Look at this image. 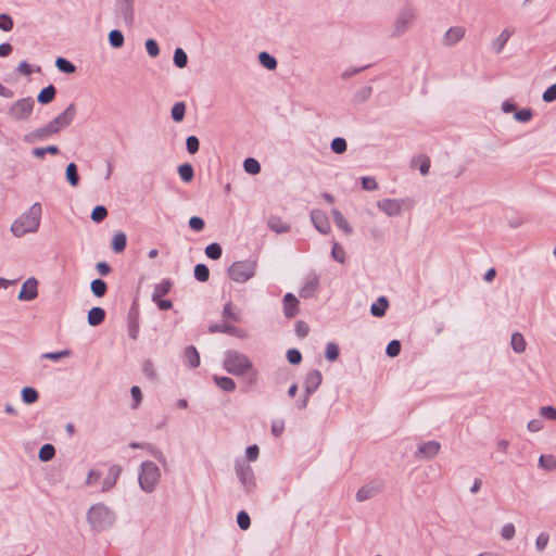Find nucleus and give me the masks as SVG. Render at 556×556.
Segmentation results:
<instances>
[{
    "instance_id": "obj_49",
    "label": "nucleus",
    "mask_w": 556,
    "mask_h": 556,
    "mask_svg": "<svg viewBox=\"0 0 556 556\" xmlns=\"http://www.w3.org/2000/svg\"><path fill=\"white\" fill-rule=\"evenodd\" d=\"M339 356V348L336 343H328L326 346V357L328 361L333 362Z\"/></svg>"
},
{
    "instance_id": "obj_36",
    "label": "nucleus",
    "mask_w": 556,
    "mask_h": 556,
    "mask_svg": "<svg viewBox=\"0 0 556 556\" xmlns=\"http://www.w3.org/2000/svg\"><path fill=\"white\" fill-rule=\"evenodd\" d=\"M178 174L185 182H189L193 178V168L190 164H181L178 167Z\"/></svg>"
},
{
    "instance_id": "obj_4",
    "label": "nucleus",
    "mask_w": 556,
    "mask_h": 556,
    "mask_svg": "<svg viewBox=\"0 0 556 556\" xmlns=\"http://www.w3.org/2000/svg\"><path fill=\"white\" fill-rule=\"evenodd\" d=\"M224 368L235 376L250 375L251 382H254L257 377V372L253 369L249 357L235 351H230L226 354Z\"/></svg>"
},
{
    "instance_id": "obj_16",
    "label": "nucleus",
    "mask_w": 556,
    "mask_h": 556,
    "mask_svg": "<svg viewBox=\"0 0 556 556\" xmlns=\"http://www.w3.org/2000/svg\"><path fill=\"white\" fill-rule=\"evenodd\" d=\"M440 451V444L435 441L424 443L418 448V455L422 458L434 457Z\"/></svg>"
},
{
    "instance_id": "obj_50",
    "label": "nucleus",
    "mask_w": 556,
    "mask_h": 556,
    "mask_svg": "<svg viewBox=\"0 0 556 556\" xmlns=\"http://www.w3.org/2000/svg\"><path fill=\"white\" fill-rule=\"evenodd\" d=\"M331 150L334 153L341 154L346 150V141L343 138H336L331 142Z\"/></svg>"
},
{
    "instance_id": "obj_39",
    "label": "nucleus",
    "mask_w": 556,
    "mask_h": 556,
    "mask_svg": "<svg viewBox=\"0 0 556 556\" xmlns=\"http://www.w3.org/2000/svg\"><path fill=\"white\" fill-rule=\"evenodd\" d=\"M54 454V446L52 444H45L39 451V459L42 462H48L53 458Z\"/></svg>"
},
{
    "instance_id": "obj_52",
    "label": "nucleus",
    "mask_w": 556,
    "mask_h": 556,
    "mask_svg": "<svg viewBox=\"0 0 556 556\" xmlns=\"http://www.w3.org/2000/svg\"><path fill=\"white\" fill-rule=\"evenodd\" d=\"M375 490L376 489H358L355 497L358 502L367 501L368 498L375 496V494H376Z\"/></svg>"
},
{
    "instance_id": "obj_60",
    "label": "nucleus",
    "mask_w": 556,
    "mask_h": 556,
    "mask_svg": "<svg viewBox=\"0 0 556 556\" xmlns=\"http://www.w3.org/2000/svg\"><path fill=\"white\" fill-rule=\"evenodd\" d=\"M501 535L504 540H510L515 535V527L513 523H507L502 528Z\"/></svg>"
},
{
    "instance_id": "obj_40",
    "label": "nucleus",
    "mask_w": 556,
    "mask_h": 556,
    "mask_svg": "<svg viewBox=\"0 0 556 556\" xmlns=\"http://www.w3.org/2000/svg\"><path fill=\"white\" fill-rule=\"evenodd\" d=\"M194 277L201 282L207 281L210 277L208 268L204 264H198L194 267Z\"/></svg>"
},
{
    "instance_id": "obj_32",
    "label": "nucleus",
    "mask_w": 556,
    "mask_h": 556,
    "mask_svg": "<svg viewBox=\"0 0 556 556\" xmlns=\"http://www.w3.org/2000/svg\"><path fill=\"white\" fill-rule=\"evenodd\" d=\"M39 397L37 390L26 387L22 390V399L26 404L35 403Z\"/></svg>"
},
{
    "instance_id": "obj_27",
    "label": "nucleus",
    "mask_w": 556,
    "mask_h": 556,
    "mask_svg": "<svg viewBox=\"0 0 556 556\" xmlns=\"http://www.w3.org/2000/svg\"><path fill=\"white\" fill-rule=\"evenodd\" d=\"M208 331L212 332V333H214V332H224V333L236 334V336H239L241 338L244 337L241 333V331H239L237 328L228 326V325H211L208 327Z\"/></svg>"
},
{
    "instance_id": "obj_47",
    "label": "nucleus",
    "mask_w": 556,
    "mask_h": 556,
    "mask_svg": "<svg viewBox=\"0 0 556 556\" xmlns=\"http://www.w3.org/2000/svg\"><path fill=\"white\" fill-rule=\"evenodd\" d=\"M108 215V211L104 206H96L91 213V218L96 223L102 222Z\"/></svg>"
},
{
    "instance_id": "obj_42",
    "label": "nucleus",
    "mask_w": 556,
    "mask_h": 556,
    "mask_svg": "<svg viewBox=\"0 0 556 556\" xmlns=\"http://www.w3.org/2000/svg\"><path fill=\"white\" fill-rule=\"evenodd\" d=\"M205 254L212 260H218L222 256V247L218 243H211L205 248Z\"/></svg>"
},
{
    "instance_id": "obj_30",
    "label": "nucleus",
    "mask_w": 556,
    "mask_h": 556,
    "mask_svg": "<svg viewBox=\"0 0 556 556\" xmlns=\"http://www.w3.org/2000/svg\"><path fill=\"white\" fill-rule=\"evenodd\" d=\"M66 179L73 187L78 185L79 177L77 174V166L74 163H70L66 167Z\"/></svg>"
},
{
    "instance_id": "obj_48",
    "label": "nucleus",
    "mask_w": 556,
    "mask_h": 556,
    "mask_svg": "<svg viewBox=\"0 0 556 556\" xmlns=\"http://www.w3.org/2000/svg\"><path fill=\"white\" fill-rule=\"evenodd\" d=\"M400 352H401L400 341L392 340L391 342H389V344L387 345V350H386V353L388 354V356L395 357L400 354Z\"/></svg>"
},
{
    "instance_id": "obj_35",
    "label": "nucleus",
    "mask_w": 556,
    "mask_h": 556,
    "mask_svg": "<svg viewBox=\"0 0 556 556\" xmlns=\"http://www.w3.org/2000/svg\"><path fill=\"white\" fill-rule=\"evenodd\" d=\"M539 464L543 469L553 470L556 468V456L552 454L541 455Z\"/></svg>"
},
{
    "instance_id": "obj_45",
    "label": "nucleus",
    "mask_w": 556,
    "mask_h": 556,
    "mask_svg": "<svg viewBox=\"0 0 556 556\" xmlns=\"http://www.w3.org/2000/svg\"><path fill=\"white\" fill-rule=\"evenodd\" d=\"M415 164L419 165L420 173L427 175L430 169V159L426 155H420L414 160Z\"/></svg>"
},
{
    "instance_id": "obj_41",
    "label": "nucleus",
    "mask_w": 556,
    "mask_h": 556,
    "mask_svg": "<svg viewBox=\"0 0 556 556\" xmlns=\"http://www.w3.org/2000/svg\"><path fill=\"white\" fill-rule=\"evenodd\" d=\"M187 54L181 48H177L174 52V63L177 67L182 68L187 65Z\"/></svg>"
},
{
    "instance_id": "obj_17",
    "label": "nucleus",
    "mask_w": 556,
    "mask_h": 556,
    "mask_svg": "<svg viewBox=\"0 0 556 556\" xmlns=\"http://www.w3.org/2000/svg\"><path fill=\"white\" fill-rule=\"evenodd\" d=\"M317 288H318V278L316 276H311L304 281V283L300 290V296L304 298V299L311 298L315 293Z\"/></svg>"
},
{
    "instance_id": "obj_18",
    "label": "nucleus",
    "mask_w": 556,
    "mask_h": 556,
    "mask_svg": "<svg viewBox=\"0 0 556 556\" xmlns=\"http://www.w3.org/2000/svg\"><path fill=\"white\" fill-rule=\"evenodd\" d=\"M513 35V31L509 30V29H504L500 36L492 42V49L494 52L496 53H500L505 45L507 43V41L509 40V38L511 37Z\"/></svg>"
},
{
    "instance_id": "obj_23",
    "label": "nucleus",
    "mask_w": 556,
    "mask_h": 556,
    "mask_svg": "<svg viewBox=\"0 0 556 556\" xmlns=\"http://www.w3.org/2000/svg\"><path fill=\"white\" fill-rule=\"evenodd\" d=\"M510 344L516 353H522L527 348V342L520 332L513 333Z\"/></svg>"
},
{
    "instance_id": "obj_12",
    "label": "nucleus",
    "mask_w": 556,
    "mask_h": 556,
    "mask_svg": "<svg viewBox=\"0 0 556 556\" xmlns=\"http://www.w3.org/2000/svg\"><path fill=\"white\" fill-rule=\"evenodd\" d=\"M377 206L388 216H396L402 212V202L396 199H384L378 201Z\"/></svg>"
},
{
    "instance_id": "obj_61",
    "label": "nucleus",
    "mask_w": 556,
    "mask_h": 556,
    "mask_svg": "<svg viewBox=\"0 0 556 556\" xmlns=\"http://www.w3.org/2000/svg\"><path fill=\"white\" fill-rule=\"evenodd\" d=\"M285 430V421L283 420H274L271 424V433L275 437H280Z\"/></svg>"
},
{
    "instance_id": "obj_20",
    "label": "nucleus",
    "mask_w": 556,
    "mask_h": 556,
    "mask_svg": "<svg viewBox=\"0 0 556 556\" xmlns=\"http://www.w3.org/2000/svg\"><path fill=\"white\" fill-rule=\"evenodd\" d=\"M185 359L186 363L192 368H197L200 365V355L194 346L191 345L186 348Z\"/></svg>"
},
{
    "instance_id": "obj_28",
    "label": "nucleus",
    "mask_w": 556,
    "mask_h": 556,
    "mask_svg": "<svg viewBox=\"0 0 556 556\" xmlns=\"http://www.w3.org/2000/svg\"><path fill=\"white\" fill-rule=\"evenodd\" d=\"M127 243V238L124 232H117L114 235L112 240V249L116 253H121L125 250Z\"/></svg>"
},
{
    "instance_id": "obj_2",
    "label": "nucleus",
    "mask_w": 556,
    "mask_h": 556,
    "mask_svg": "<svg viewBox=\"0 0 556 556\" xmlns=\"http://www.w3.org/2000/svg\"><path fill=\"white\" fill-rule=\"evenodd\" d=\"M75 115L76 106L72 103L47 125L34 130L31 137L36 140L47 139L71 125Z\"/></svg>"
},
{
    "instance_id": "obj_51",
    "label": "nucleus",
    "mask_w": 556,
    "mask_h": 556,
    "mask_svg": "<svg viewBox=\"0 0 556 556\" xmlns=\"http://www.w3.org/2000/svg\"><path fill=\"white\" fill-rule=\"evenodd\" d=\"M187 150L189 153L194 154L199 151L200 142L195 136H189L186 140Z\"/></svg>"
},
{
    "instance_id": "obj_25",
    "label": "nucleus",
    "mask_w": 556,
    "mask_h": 556,
    "mask_svg": "<svg viewBox=\"0 0 556 556\" xmlns=\"http://www.w3.org/2000/svg\"><path fill=\"white\" fill-rule=\"evenodd\" d=\"M268 227L277 233L287 232L290 229V226L279 217H270L268 219Z\"/></svg>"
},
{
    "instance_id": "obj_1",
    "label": "nucleus",
    "mask_w": 556,
    "mask_h": 556,
    "mask_svg": "<svg viewBox=\"0 0 556 556\" xmlns=\"http://www.w3.org/2000/svg\"><path fill=\"white\" fill-rule=\"evenodd\" d=\"M116 519L115 511L102 503L92 505L87 513V521L93 533L111 529L115 525Z\"/></svg>"
},
{
    "instance_id": "obj_62",
    "label": "nucleus",
    "mask_w": 556,
    "mask_h": 556,
    "mask_svg": "<svg viewBox=\"0 0 556 556\" xmlns=\"http://www.w3.org/2000/svg\"><path fill=\"white\" fill-rule=\"evenodd\" d=\"M543 100L545 102H553L556 100V84L552 85L544 91Z\"/></svg>"
},
{
    "instance_id": "obj_6",
    "label": "nucleus",
    "mask_w": 556,
    "mask_h": 556,
    "mask_svg": "<svg viewBox=\"0 0 556 556\" xmlns=\"http://www.w3.org/2000/svg\"><path fill=\"white\" fill-rule=\"evenodd\" d=\"M119 473L121 468L118 466H103L89 472L87 483L97 484L102 482L104 485H112L116 483Z\"/></svg>"
},
{
    "instance_id": "obj_11",
    "label": "nucleus",
    "mask_w": 556,
    "mask_h": 556,
    "mask_svg": "<svg viewBox=\"0 0 556 556\" xmlns=\"http://www.w3.org/2000/svg\"><path fill=\"white\" fill-rule=\"evenodd\" d=\"M38 295V281L35 278L27 279L18 293L20 301H31Z\"/></svg>"
},
{
    "instance_id": "obj_33",
    "label": "nucleus",
    "mask_w": 556,
    "mask_h": 556,
    "mask_svg": "<svg viewBox=\"0 0 556 556\" xmlns=\"http://www.w3.org/2000/svg\"><path fill=\"white\" fill-rule=\"evenodd\" d=\"M243 168L247 173H249L251 175H256L261 172L260 163L257 162V160H255L253 157L245 159V161L243 163Z\"/></svg>"
},
{
    "instance_id": "obj_34",
    "label": "nucleus",
    "mask_w": 556,
    "mask_h": 556,
    "mask_svg": "<svg viewBox=\"0 0 556 556\" xmlns=\"http://www.w3.org/2000/svg\"><path fill=\"white\" fill-rule=\"evenodd\" d=\"M186 104L185 102H177L172 108V118L175 122H181L185 117Z\"/></svg>"
},
{
    "instance_id": "obj_10",
    "label": "nucleus",
    "mask_w": 556,
    "mask_h": 556,
    "mask_svg": "<svg viewBox=\"0 0 556 556\" xmlns=\"http://www.w3.org/2000/svg\"><path fill=\"white\" fill-rule=\"evenodd\" d=\"M311 219L315 226V228L324 233L327 235L331 230L330 222L328 219V216L325 212L320 210H313L311 213Z\"/></svg>"
},
{
    "instance_id": "obj_21",
    "label": "nucleus",
    "mask_w": 556,
    "mask_h": 556,
    "mask_svg": "<svg viewBox=\"0 0 556 556\" xmlns=\"http://www.w3.org/2000/svg\"><path fill=\"white\" fill-rule=\"evenodd\" d=\"M389 306L388 300L384 296H380L377 302L370 306V312L376 317H382Z\"/></svg>"
},
{
    "instance_id": "obj_3",
    "label": "nucleus",
    "mask_w": 556,
    "mask_h": 556,
    "mask_svg": "<svg viewBox=\"0 0 556 556\" xmlns=\"http://www.w3.org/2000/svg\"><path fill=\"white\" fill-rule=\"evenodd\" d=\"M41 205L35 203L30 208L20 215L12 224L11 231L15 237H23L26 233L36 232L41 219Z\"/></svg>"
},
{
    "instance_id": "obj_24",
    "label": "nucleus",
    "mask_w": 556,
    "mask_h": 556,
    "mask_svg": "<svg viewBox=\"0 0 556 556\" xmlns=\"http://www.w3.org/2000/svg\"><path fill=\"white\" fill-rule=\"evenodd\" d=\"M214 382L224 391L232 392L236 389V382L229 377H213Z\"/></svg>"
},
{
    "instance_id": "obj_64",
    "label": "nucleus",
    "mask_w": 556,
    "mask_h": 556,
    "mask_svg": "<svg viewBox=\"0 0 556 556\" xmlns=\"http://www.w3.org/2000/svg\"><path fill=\"white\" fill-rule=\"evenodd\" d=\"M245 453H247V458H248V460H250V462H254V460H256V459H257V457H258L260 448H258V446H257V445H255V444H254V445L249 446V447L247 448V452H245Z\"/></svg>"
},
{
    "instance_id": "obj_9",
    "label": "nucleus",
    "mask_w": 556,
    "mask_h": 556,
    "mask_svg": "<svg viewBox=\"0 0 556 556\" xmlns=\"http://www.w3.org/2000/svg\"><path fill=\"white\" fill-rule=\"evenodd\" d=\"M415 14L410 9L403 10L394 22L393 34L399 36L413 23Z\"/></svg>"
},
{
    "instance_id": "obj_38",
    "label": "nucleus",
    "mask_w": 556,
    "mask_h": 556,
    "mask_svg": "<svg viewBox=\"0 0 556 556\" xmlns=\"http://www.w3.org/2000/svg\"><path fill=\"white\" fill-rule=\"evenodd\" d=\"M110 45L114 48H121L124 45V36L119 30H111L109 34Z\"/></svg>"
},
{
    "instance_id": "obj_22",
    "label": "nucleus",
    "mask_w": 556,
    "mask_h": 556,
    "mask_svg": "<svg viewBox=\"0 0 556 556\" xmlns=\"http://www.w3.org/2000/svg\"><path fill=\"white\" fill-rule=\"evenodd\" d=\"M55 88L53 85H49L48 87L43 88L37 99H38V102L41 103V104H48L50 103L54 97H55Z\"/></svg>"
},
{
    "instance_id": "obj_13",
    "label": "nucleus",
    "mask_w": 556,
    "mask_h": 556,
    "mask_svg": "<svg viewBox=\"0 0 556 556\" xmlns=\"http://www.w3.org/2000/svg\"><path fill=\"white\" fill-rule=\"evenodd\" d=\"M465 28L462 26L451 27L446 30L442 38V43L445 47H451L458 43L465 36Z\"/></svg>"
},
{
    "instance_id": "obj_46",
    "label": "nucleus",
    "mask_w": 556,
    "mask_h": 556,
    "mask_svg": "<svg viewBox=\"0 0 556 556\" xmlns=\"http://www.w3.org/2000/svg\"><path fill=\"white\" fill-rule=\"evenodd\" d=\"M71 354L72 353H71L70 350H63V351H60V352H48V353L42 354V358L55 362V361H59L61 358L68 357V356H71Z\"/></svg>"
},
{
    "instance_id": "obj_31",
    "label": "nucleus",
    "mask_w": 556,
    "mask_h": 556,
    "mask_svg": "<svg viewBox=\"0 0 556 556\" xmlns=\"http://www.w3.org/2000/svg\"><path fill=\"white\" fill-rule=\"evenodd\" d=\"M260 63L267 70H275L277 67V61L274 56L267 52H261L258 55Z\"/></svg>"
},
{
    "instance_id": "obj_43",
    "label": "nucleus",
    "mask_w": 556,
    "mask_h": 556,
    "mask_svg": "<svg viewBox=\"0 0 556 556\" xmlns=\"http://www.w3.org/2000/svg\"><path fill=\"white\" fill-rule=\"evenodd\" d=\"M237 523L241 530H248L251 526V519L245 510H240L237 515Z\"/></svg>"
},
{
    "instance_id": "obj_54",
    "label": "nucleus",
    "mask_w": 556,
    "mask_h": 556,
    "mask_svg": "<svg viewBox=\"0 0 556 556\" xmlns=\"http://www.w3.org/2000/svg\"><path fill=\"white\" fill-rule=\"evenodd\" d=\"M548 540H549V536L547 533L545 532H542L538 535L536 538V541H535V547L539 552H542L545 549V547L547 546L548 544Z\"/></svg>"
},
{
    "instance_id": "obj_19",
    "label": "nucleus",
    "mask_w": 556,
    "mask_h": 556,
    "mask_svg": "<svg viewBox=\"0 0 556 556\" xmlns=\"http://www.w3.org/2000/svg\"><path fill=\"white\" fill-rule=\"evenodd\" d=\"M104 318H105V312L101 307H92L88 312V323L91 326L100 325L101 323H103Z\"/></svg>"
},
{
    "instance_id": "obj_15",
    "label": "nucleus",
    "mask_w": 556,
    "mask_h": 556,
    "mask_svg": "<svg viewBox=\"0 0 556 556\" xmlns=\"http://www.w3.org/2000/svg\"><path fill=\"white\" fill-rule=\"evenodd\" d=\"M283 313L288 318L299 313V300L292 293H287L283 298Z\"/></svg>"
},
{
    "instance_id": "obj_37",
    "label": "nucleus",
    "mask_w": 556,
    "mask_h": 556,
    "mask_svg": "<svg viewBox=\"0 0 556 556\" xmlns=\"http://www.w3.org/2000/svg\"><path fill=\"white\" fill-rule=\"evenodd\" d=\"M90 287H91L92 293L98 298L103 296L106 292V283L101 279L92 280Z\"/></svg>"
},
{
    "instance_id": "obj_26",
    "label": "nucleus",
    "mask_w": 556,
    "mask_h": 556,
    "mask_svg": "<svg viewBox=\"0 0 556 556\" xmlns=\"http://www.w3.org/2000/svg\"><path fill=\"white\" fill-rule=\"evenodd\" d=\"M332 216H333L336 225L340 229H342L348 235H350L352 232L351 226L349 225L348 220L344 218V216L341 214L340 211L333 208Z\"/></svg>"
},
{
    "instance_id": "obj_55",
    "label": "nucleus",
    "mask_w": 556,
    "mask_h": 556,
    "mask_svg": "<svg viewBox=\"0 0 556 556\" xmlns=\"http://www.w3.org/2000/svg\"><path fill=\"white\" fill-rule=\"evenodd\" d=\"M142 371L146 375V377L151 380L156 378L155 368L151 361L144 362L142 366Z\"/></svg>"
},
{
    "instance_id": "obj_44",
    "label": "nucleus",
    "mask_w": 556,
    "mask_h": 556,
    "mask_svg": "<svg viewBox=\"0 0 556 556\" xmlns=\"http://www.w3.org/2000/svg\"><path fill=\"white\" fill-rule=\"evenodd\" d=\"M56 67L64 73L71 74L75 72V66L63 58H58L55 62Z\"/></svg>"
},
{
    "instance_id": "obj_57",
    "label": "nucleus",
    "mask_w": 556,
    "mask_h": 556,
    "mask_svg": "<svg viewBox=\"0 0 556 556\" xmlns=\"http://www.w3.org/2000/svg\"><path fill=\"white\" fill-rule=\"evenodd\" d=\"M540 415L548 420H556V408L553 406H543L540 409Z\"/></svg>"
},
{
    "instance_id": "obj_5",
    "label": "nucleus",
    "mask_w": 556,
    "mask_h": 556,
    "mask_svg": "<svg viewBox=\"0 0 556 556\" xmlns=\"http://www.w3.org/2000/svg\"><path fill=\"white\" fill-rule=\"evenodd\" d=\"M256 267V261H238L232 263L228 268V276L230 277L231 280L242 283L248 281L255 275Z\"/></svg>"
},
{
    "instance_id": "obj_7",
    "label": "nucleus",
    "mask_w": 556,
    "mask_h": 556,
    "mask_svg": "<svg viewBox=\"0 0 556 556\" xmlns=\"http://www.w3.org/2000/svg\"><path fill=\"white\" fill-rule=\"evenodd\" d=\"M160 477V469L154 463H143L139 476L140 486H153L154 484L159 483Z\"/></svg>"
},
{
    "instance_id": "obj_14",
    "label": "nucleus",
    "mask_w": 556,
    "mask_h": 556,
    "mask_svg": "<svg viewBox=\"0 0 556 556\" xmlns=\"http://www.w3.org/2000/svg\"><path fill=\"white\" fill-rule=\"evenodd\" d=\"M321 381H323V376L319 370L309 371L304 381V387H305V391H306L307 395L315 392L318 389V387L320 386Z\"/></svg>"
},
{
    "instance_id": "obj_63",
    "label": "nucleus",
    "mask_w": 556,
    "mask_h": 556,
    "mask_svg": "<svg viewBox=\"0 0 556 556\" xmlns=\"http://www.w3.org/2000/svg\"><path fill=\"white\" fill-rule=\"evenodd\" d=\"M362 186L365 190H376L378 188V184L372 177H363Z\"/></svg>"
},
{
    "instance_id": "obj_58",
    "label": "nucleus",
    "mask_w": 556,
    "mask_h": 556,
    "mask_svg": "<svg viewBox=\"0 0 556 556\" xmlns=\"http://www.w3.org/2000/svg\"><path fill=\"white\" fill-rule=\"evenodd\" d=\"M287 358L288 361L293 364V365H296V364H300L301 361H302V355L300 353V351L295 350V349H291L287 352Z\"/></svg>"
},
{
    "instance_id": "obj_56",
    "label": "nucleus",
    "mask_w": 556,
    "mask_h": 556,
    "mask_svg": "<svg viewBox=\"0 0 556 556\" xmlns=\"http://www.w3.org/2000/svg\"><path fill=\"white\" fill-rule=\"evenodd\" d=\"M13 28V20L7 14H0V29L10 31Z\"/></svg>"
},
{
    "instance_id": "obj_59",
    "label": "nucleus",
    "mask_w": 556,
    "mask_h": 556,
    "mask_svg": "<svg viewBox=\"0 0 556 556\" xmlns=\"http://www.w3.org/2000/svg\"><path fill=\"white\" fill-rule=\"evenodd\" d=\"M189 226L194 231H201L204 228V220L198 216L189 219Z\"/></svg>"
},
{
    "instance_id": "obj_53",
    "label": "nucleus",
    "mask_w": 556,
    "mask_h": 556,
    "mask_svg": "<svg viewBox=\"0 0 556 556\" xmlns=\"http://www.w3.org/2000/svg\"><path fill=\"white\" fill-rule=\"evenodd\" d=\"M146 49L149 55H151L152 58H155L160 54L159 45L154 39H148L146 41Z\"/></svg>"
},
{
    "instance_id": "obj_29",
    "label": "nucleus",
    "mask_w": 556,
    "mask_h": 556,
    "mask_svg": "<svg viewBox=\"0 0 556 556\" xmlns=\"http://www.w3.org/2000/svg\"><path fill=\"white\" fill-rule=\"evenodd\" d=\"M172 283L168 280H163L154 287L152 299H161L169 292Z\"/></svg>"
},
{
    "instance_id": "obj_8",
    "label": "nucleus",
    "mask_w": 556,
    "mask_h": 556,
    "mask_svg": "<svg viewBox=\"0 0 556 556\" xmlns=\"http://www.w3.org/2000/svg\"><path fill=\"white\" fill-rule=\"evenodd\" d=\"M34 109V100L31 98L20 99L12 104L9 114L12 118L22 121L30 116Z\"/></svg>"
}]
</instances>
